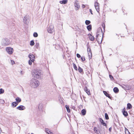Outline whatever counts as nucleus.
I'll return each instance as SVG.
<instances>
[{"mask_svg":"<svg viewBox=\"0 0 134 134\" xmlns=\"http://www.w3.org/2000/svg\"><path fill=\"white\" fill-rule=\"evenodd\" d=\"M54 26L53 25L49 26L48 29V31L49 33H52L54 31Z\"/></svg>","mask_w":134,"mask_h":134,"instance_id":"5","label":"nucleus"},{"mask_svg":"<svg viewBox=\"0 0 134 134\" xmlns=\"http://www.w3.org/2000/svg\"><path fill=\"white\" fill-rule=\"evenodd\" d=\"M85 90L88 95H89L90 94V90L88 89L86 87L85 88Z\"/></svg>","mask_w":134,"mask_h":134,"instance_id":"11","label":"nucleus"},{"mask_svg":"<svg viewBox=\"0 0 134 134\" xmlns=\"http://www.w3.org/2000/svg\"><path fill=\"white\" fill-rule=\"evenodd\" d=\"M109 77L110 79L111 80H112V79H113V77L112 75H109Z\"/></svg>","mask_w":134,"mask_h":134,"instance_id":"41","label":"nucleus"},{"mask_svg":"<svg viewBox=\"0 0 134 134\" xmlns=\"http://www.w3.org/2000/svg\"><path fill=\"white\" fill-rule=\"evenodd\" d=\"M74 5L75 6V9L76 10H77L79 9L80 7V6L78 1H76L74 3Z\"/></svg>","mask_w":134,"mask_h":134,"instance_id":"4","label":"nucleus"},{"mask_svg":"<svg viewBox=\"0 0 134 134\" xmlns=\"http://www.w3.org/2000/svg\"><path fill=\"white\" fill-rule=\"evenodd\" d=\"M15 100L16 101V102H18V103L20 102L21 100V99L19 97L16 98H15Z\"/></svg>","mask_w":134,"mask_h":134,"instance_id":"15","label":"nucleus"},{"mask_svg":"<svg viewBox=\"0 0 134 134\" xmlns=\"http://www.w3.org/2000/svg\"><path fill=\"white\" fill-rule=\"evenodd\" d=\"M125 111V108H123V109L122 111V112H123V111Z\"/></svg>","mask_w":134,"mask_h":134,"instance_id":"45","label":"nucleus"},{"mask_svg":"<svg viewBox=\"0 0 134 134\" xmlns=\"http://www.w3.org/2000/svg\"><path fill=\"white\" fill-rule=\"evenodd\" d=\"M103 93H104V94L107 97H108L110 99L111 98V97L110 96L109 94L106 91H103Z\"/></svg>","mask_w":134,"mask_h":134,"instance_id":"10","label":"nucleus"},{"mask_svg":"<svg viewBox=\"0 0 134 134\" xmlns=\"http://www.w3.org/2000/svg\"><path fill=\"white\" fill-rule=\"evenodd\" d=\"M95 8L97 11L98 12L99 11V6H97L96 7H95Z\"/></svg>","mask_w":134,"mask_h":134,"instance_id":"30","label":"nucleus"},{"mask_svg":"<svg viewBox=\"0 0 134 134\" xmlns=\"http://www.w3.org/2000/svg\"><path fill=\"white\" fill-rule=\"evenodd\" d=\"M39 84L38 81L34 79H32L30 81V85L32 88H36L38 86Z\"/></svg>","mask_w":134,"mask_h":134,"instance_id":"2","label":"nucleus"},{"mask_svg":"<svg viewBox=\"0 0 134 134\" xmlns=\"http://www.w3.org/2000/svg\"><path fill=\"white\" fill-rule=\"evenodd\" d=\"M32 75L35 78L37 79H41L43 76L42 72L38 70H34L32 72Z\"/></svg>","mask_w":134,"mask_h":134,"instance_id":"1","label":"nucleus"},{"mask_svg":"<svg viewBox=\"0 0 134 134\" xmlns=\"http://www.w3.org/2000/svg\"><path fill=\"white\" fill-rule=\"evenodd\" d=\"M65 107L67 111L69 113L70 112V110L69 107L68 106V105H66Z\"/></svg>","mask_w":134,"mask_h":134,"instance_id":"22","label":"nucleus"},{"mask_svg":"<svg viewBox=\"0 0 134 134\" xmlns=\"http://www.w3.org/2000/svg\"><path fill=\"white\" fill-rule=\"evenodd\" d=\"M48 129H46L45 131L48 134H53V133L50 132Z\"/></svg>","mask_w":134,"mask_h":134,"instance_id":"16","label":"nucleus"},{"mask_svg":"<svg viewBox=\"0 0 134 134\" xmlns=\"http://www.w3.org/2000/svg\"><path fill=\"white\" fill-rule=\"evenodd\" d=\"M103 126H105L106 127H107V124L105 123L104 122H103L102 124Z\"/></svg>","mask_w":134,"mask_h":134,"instance_id":"39","label":"nucleus"},{"mask_svg":"<svg viewBox=\"0 0 134 134\" xmlns=\"http://www.w3.org/2000/svg\"><path fill=\"white\" fill-rule=\"evenodd\" d=\"M5 102L4 100L2 99H0V103L3 104Z\"/></svg>","mask_w":134,"mask_h":134,"instance_id":"36","label":"nucleus"},{"mask_svg":"<svg viewBox=\"0 0 134 134\" xmlns=\"http://www.w3.org/2000/svg\"><path fill=\"white\" fill-rule=\"evenodd\" d=\"M105 119H106L108 120V119H109L108 116V114H107V113H105Z\"/></svg>","mask_w":134,"mask_h":134,"instance_id":"26","label":"nucleus"},{"mask_svg":"<svg viewBox=\"0 0 134 134\" xmlns=\"http://www.w3.org/2000/svg\"><path fill=\"white\" fill-rule=\"evenodd\" d=\"M87 51L88 54H89V52L91 53V50L90 48L89 47L88 48Z\"/></svg>","mask_w":134,"mask_h":134,"instance_id":"31","label":"nucleus"},{"mask_svg":"<svg viewBox=\"0 0 134 134\" xmlns=\"http://www.w3.org/2000/svg\"><path fill=\"white\" fill-rule=\"evenodd\" d=\"M99 4L97 2H95L94 3V6L95 7H96L97 6H99Z\"/></svg>","mask_w":134,"mask_h":134,"instance_id":"34","label":"nucleus"},{"mask_svg":"<svg viewBox=\"0 0 134 134\" xmlns=\"http://www.w3.org/2000/svg\"><path fill=\"white\" fill-rule=\"evenodd\" d=\"M76 56H77V57L79 58L81 57L80 55L78 53H77L76 54Z\"/></svg>","mask_w":134,"mask_h":134,"instance_id":"40","label":"nucleus"},{"mask_svg":"<svg viewBox=\"0 0 134 134\" xmlns=\"http://www.w3.org/2000/svg\"><path fill=\"white\" fill-rule=\"evenodd\" d=\"M1 129L0 128V133H1Z\"/></svg>","mask_w":134,"mask_h":134,"instance_id":"50","label":"nucleus"},{"mask_svg":"<svg viewBox=\"0 0 134 134\" xmlns=\"http://www.w3.org/2000/svg\"><path fill=\"white\" fill-rule=\"evenodd\" d=\"M17 109L20 110H22L25 109V108L23 105H20L17 107Z\"/></svg>","mask_w":134,"mask_h":134,"instance_id":"9","label":"nucleus"},{"mask_svg":"<svg viewBox=\"0 0 134 134\" xmlns=\"http://www.w3.org/2000/svg\"><path fill=\"white\" fill-rule=\"evenodd\" d=\"M94 131H95V132L96 133H98V130H97V128L96 127H94Z\"/></svg>","mask_w":134,"mask_h":134,"instance_id":"33","label":"nucleus"},{"mask_svg":"<svg viewBox=\"0 0 134 134\" xmlns=\"http://www.w3.org/2000/svg\"><path fill=\"white\" fill-rule=\"evenodd\" d=\"M68 2V0H63L62 1H60L59 3L61 4H65Z\"/></svg>","mask_w":134,"mask_h":134,"instance_id":"12","label":"nucleus"},{"mask_svg":"<svg viewBox=\"0 0 134 134\" xmlns=\"http://www.w3.org/2000/svg\"><path fill=\"white\" fill-rule=\"evenodd\" d=\"M29 64L30 65H32V62L31 61L30 59L29 61Z\"/></svg>","mask_w":134,"mask_h":134,"instance_id":"38","label":"nucleus"},{"mask_svg":"<svg viewBox=\"0 0 134 134\" xmlns=\"http://www.w3.org/2000/svg\"><path fill=\"white\" fill-rule=\"evenodd\" d=\"M18 104V102H14L12 103V106L14 107H15Z\"/></svg>","mask_w":134,"mask_h":134,"instance_id":"14","label":"nucleus"},{"mask_svg":"<svg viewBox=\"0 0 134 134\" xmlns=\"http://www.w3.org/2000/svg\"><path fill=\"white\" fill-rule=\"evenodd\" d=\"M4 92V90L2 88L0 89V94H3Z\"/></svg>","mask_w":134,"mask_h":134,"instance_id":"24","label":"nucleus"},{"mask_svg":"<svg viewBox=\"0 0 134 134\" xmlns=\"http://www.w3.org/2000/svg\"><path fill=\"white\" fill-rule=\"evenodd\" d=\"M100 40L101 41V42H102V39H101V37L100 36Z\"/></svg>","mask_w":134,"mask_h":134,"instance_id":"48","label":"nucleus"},{"mask_svg":"<svg viewBox=\"0 0 134 134\" xmlns=\"http://www.w3.org/2000/svg\"><path fill=\"white\" fill-rule=\"evenodd\" d=\"M6 50L7 52L9 54H12L13 52V48L10 47H7L6 48Z\"/></svg>","mask_w":134,"mask_h":134,"instance_id":"3","label":"nucleus"},{"mask_svg":"<svg viewBox=\"0 0 134 134\" xmlns=\"http://www.w3.org/2000/svg\"><path fill=\"white\" fill-rule=\"evenodd\" d=\"M85 7V5L82 4V8H84Z\"/></svg>","mask_w":134,"mask_h":134,"instance_id":"42","label":"nucleus"},{"mask_svg":"<svg viewBox=\"0 0 134 134\" xmlns=\"http://www.w3.org/2000/svg\"><path fill=\"white\" fill-rule=\"evenodd\" d=\"M85 23L86 25H88L90 23V21L89 20H86L85 21Z\"/></svg>","mask_w":134,"mask_h":134,"instance_id":"27","label":"nucleus"},{"mask_svg":"<svg viewBox=\"0 0 134 134\" xmlns=\"http://www.w3.org/2000/svg\"><path fill=\"white\" fill-rule=\"evenodd\" d=\"M82 114L83 115H85L86 113V110L84 109H83L81 111Z\"/></svg>","mask_w":134,"mask_h":134,"instance_id":"17","label":"nucleus"},{"mask_svg":"<svg viewBox=\"0 0 134 134\" xmlns=\"http://www.w3.org/2000/svg\"><path fill=\"white\" fill-rule=\"evenodd\" d=\"M87 28L89 31H90L92 29V26L91 25H88L87 26Z\"/></svg>","mask_w":134,"mask_h":134,"instance_id":"18","label":"nucleus"},{"mask_svg":"<svg viewBox=\"0 0 134 134\" xmlns=\"http://www.w3.org/2000/svg\"><path fill=\"white\" fill-rule=\"evenodd\" d=\"M24 22V24H27L29 22V20L28 18L26 17H24L23 18Z\"/></svg>","mask_w":134,"mask_h":134,"instance_id":"8","label":"nucleus"},{"mask_svg":"<svg viewBox=\"0 0 134 134\" xmlns=\"http://www.w3.org/2000/svg\"><path fill=\"white\" fill-rule=\"evenodd\" d=\"M127 108L129 109H130L132 108V106L131 105L130 103L127 104Z\"/></svg>","mask_w":134,"mask_h":134,"instance_id":"20","label":"nucleus"},{"mask_svg":"<svg viewBox=\"0 0 134 134\" xmlns=\"http://www.w3.org/2000/svg\"><path fill=\"white\" fill-rule=\"evenodd\" d=\"M81 58L82 61H84L85 60V58L84 57H81Z\"/></svg>","mask_w":134,"mask_h":134,"instance_id":"37","label":"nucleus"},{"mask_svg":"<svg viewBox=\"0 0 134 134\" xmlns=\"http://www.w3.org/2000/svg\"><path fill=\"white\" fill-rule=\"evenodd\" d=\"M113 91L115 93H117L119 91V89L117 87H115L114 88Z\"/></svg>","mask_w":134,"mask_h":134,"instance_id":"19","label":"nucleus"},{"mask_svg":"<svg viewBox=\"0 0 134 134\" xmlns=\"http://www.w3.org/2000/svg\"><path fill=\"white\" fill-rule=\"evenodd\" d=\"M73 65L74 67V68L76 70H77V67L75 64L74 63H73Z\"/></svg>","mask_w":134,"mask_h":134,"instance_id":"28","label":"nucleus"},{"mask_svg":"<svg viewBox=\"0 0 134 134\" xmlns=\"http://www.w3.org/2000/svg\"><path fill=\"white\" fill-rule=\"evenodd\" d=\"M78 70L80 72H82L83 71L82 69L80 67H79Z\"/></svg>","mask_w":134,"mask_h":134,"instance_id":"32","label":"nucleus"},{"mask_svg":"<svg viewBox=\"0 0 134 134\" xmlns=\"http://www.w3.org/2000/svg\"><path fill=\"white\" fill-rule=\"evenodd\" d=\"M89 37L91 41H93L94 40V37L91 35L90 34L89 35Z\"/></svg>","mask_w":134,"mask_h":134,"instance_id":"13","label":"nucleus"},{"mask_svg":"<svg viewBox=\"0 0 134 134\" xmlns=\"http://www.w3.org/2000/svg\"><path fill=\"white\" fill-rule=\"evenodd\" d=\"M35 44L33 40H32L30 42V45L31 46H33Z\"/></svg>","mask_w":134,"mask_h":134,"instance_id":"25","label":"nucleus"},{"mask_svg":"<svg viewBox=\"0 0 134 134\" xmlns=\"http://www.w3.org/2000/svg\"><path fill=\"white\" fill-rule=\"evenodd\" d=\"M123 115L125 116L126 117L128 115V114L127 111H124L122 112Z\"/></svg>","mask_w":134,"mask_h":134,"instance_id":"21","label":"nucleus"},{"mask_svg":"<svg viewBox=\"0 0 134 134\" xmlns=\"http://www.w3.org/2000/svg\"><path fill=\"white\" fill-rule=\"evenodd\" d=\"M125 133H126V132L127 131L128 132V130L126 128H125Z\"/></svg>","mask_w":134,"mask_h":134,"instance_id":"47","label":"nucleus"},{"mask_svg":"<svg viewBox=\"0 0 134 134\" xmlns=\"http://www.w3.org/2000/svg\"><path fill=\"white\" fill-rule=\"evenodd\" d=\"M33 36L34 37H37L38 36V34L37 33L35 32L33 34Z\"/></svg>","mask_w":134,"mask_h":134,"instance_id":"29","label":"nucleus"},{"mask_svg":"<svg viewBox=\"0 0 134 134\" xmlns=\"http://www.w3.org/2000/svg\"><path fill=\"white\" fill-rule=\"evenodd\" d=\"M11 62L12 64H15V62L12 60H11Z\"/></svg>","mask_w":134,"mask_h":134,"instance_id":"43","label":"nucleus"},{"mask_svg":"<svg viewBox=\"0 0 134 134\" xmlns=\"http://www.w3.org/2000/svg\"><path fill=\"white\" fill-rule=\"evenodd\" d=\"M111 129H112V128H111V127H110V128H109V130L110 132H111Z\"/></svg>","mask_w":134,"mask_h":134,"instance_id":"44","label":"nucleus"},{"mask_svg":"<svg viewBox=\"0 0 134 134\" xmlns=\"http://www.w3.org/2000/svg\"><path fill=\"white\" fill-rule=\"evenodd\" d=\"M20 74H23V72H22V71H20Z\"/></svg>","mask_w":134,"mask_h":134,"instance_id":"49","label":"nucleus"},{"mask_svg":"<svg viewBox=\"0 0 134 134\" xmlns=\"http://www.w3.org/2000/svg\"><path fill=\"white\" fill-rule=\"evenodd\" d=\"M90 12L91 14H93V13H92V10L91 9H90Z\"/></svg>","mask_w":134,"mask_h":134,"instance_id":"46","label":"nucleus"},{"mask_svg":"<svg viewBox=\"0 0 134 134\" xmlns=\"http://www.w3.org/2000/svg\"><path fill=\"white\" fill-rule=\"evenodd\" d=\"M10 43L8 40V39H4L3 40V44L4 46H7Z\"/></svg>","mask_w":134,"mask_h":134,"instance_id":"7","label":"nucleus"},{"mask_svg":"<svg viewBox=\"0 0 134 134\" xmlns=\"http://www.w3.org/2000/svg\"><path fill=\"white\" fill-rule=\"evenodd\" d=\"M99 35V34L98 33H97V34L96 35V37L97 41L98 42V43H99L100 42V41H99V38H98V36Z\"/></svg>","mask_w":134,"mask_h":134,"instance_id":"23","label":"nucleus"},{"mask_svg":"<svg viewBox=\"0 0 134 134\" xmlns=\"http://www.w3.org/2000/svg\"><path fill=\"white\" fill-rule=\"evenodd\" d=\"M29 57L30 58V60L34 62L35 61V57L32 54H29Z\"/></svg>","mask_w":134,"mask_h":134,"instance_id":"6","label":"nucleus"},{"mask_svg":"<svg viewBox=\"0 0 134 134\" xmlns=\"http://www.w3.org/2000/svg\"><path fill=\"white\" fill-rule=\"evenodd\" d=\"M40 105H39V107H38V108H39V109H40V108H40Z\"/></svg>","mask_w":134,"mask_h":134,"instance_id":"51","label":"nucleus"},{"mask_svg":"<svg viewBox=\"0 0 134 134\" xmlns=\"http://www.w3.org/2000/svg\"><path fill=\"white\" fill-rule=\"evenodd\" d=\"M99 121L100 122H101V124L104 122L103 120L101 118H99Z\"/></svg>","mask_w":134,"mask_h":134,"instance_id":"35","label":"nucleus"}]
</instances>
